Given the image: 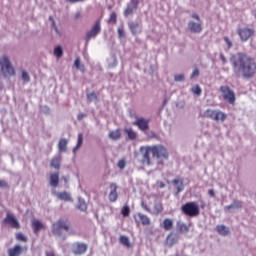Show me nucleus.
I'll list each match as a JSON object with an SVG mask.
<instances>
[{"mask_svg": "<svg viewBox=\"0 0 256 256\" xmlns=\"http://www.w3.org/2000/svg\"><path fill=\"white\" fill-rule=\"evenodd\" d=\"M230 61L233 65L234 75L236 77H241V75L239 74V69H237V67H240V71H242V77H244V79H251V77H255V58L247 54L238 53L237 55L231 56Z\"/></svg>", "mask_w": 256, "mask_h": 256, "instance_id": "1", "label": "nucleus"}, {"mask_svg": "<svg viewBox=\"0 0 256 256\" xmlns=\"http://www.w3.org/2000/svg\"><path fill=\"white\" fill-rule=\"evenodd\" d=\"M140 153L142 155L140 163H142V165H147L148 167L151 165V154L154 159L158 160L159 165H163V161L169 159V150L161 144L142 146L140 148Z\"/></svg>", "mask_w": 256, "mask_h": 256, "instance_id": "2", "label": "nucleus"}, {"mask_svg": "<svg viewBox=\"0 0 256 256\" xmlns=\"http://www.w3.org/2000/svg\"><path fill=\"white\" fill-rule=\"evenodd\" d=\"M69 229H71V222H69V219L60 218L52 225V233L57 237H61L63 231H69Z\"/></svg>", "mask_w": 256, "mask_h": 256, "instance_id": "3", "label": "nucleus"}, {"mask_svg": "<svg viewBox=\"0 0 256 256\" xmlns=\"http://www.w3.org/2000/svg\"><path fill=\"white\" fill-rule=\"evenodd\" d=\"M0 67L4 77H15V68L13 67V65H11L9 57L3 56L0 59Z\"/></svg>", "mask_w": 256, "mask_h": 256, "instance_id": "4", "label": "nucleus"}, {"mask_svg": "<svg viewBox=\"0 0 256 256\" xmlns=\"http://www.w3.org/2000/svg\"><path fill=\"white\" fill-rule=\"evenodd\" d=\"M181 211L187 217H197L199 215V205L197 202H187L181 206Z\"/></svg>", "mask_w": 256, "mask_h": 256, "instance_id": "5", "label": "nucleus"}, {"mask_svg": "<svg viewBox=\"0 0 256 256\" xmlns=\"http://www.w3.org/2000/svg\"><path fill=\"white\" fill-rule=\"evenodd\" d=\"M202 117H205L207 119H212L213 121H225L227 119V114L225 112H222L221 110H213V109H207Z\"/></svg>", "mask_w": 256, "mask_h": 256, "instance_id": "6", "label": "nucleus"}, {"mask_svg": "<svg viewBox=\"0 0 256 256\" xmlns=\"http://www.w3.org/2000/svg\"><path fill=\"white\" fill-rule=\"evenodd\" d=\"M237 34L240 37V40L243 43H246V41L250 40L251 37L255 35V29L248 27H240L237 30Z\"/></svg>", "mask_w": 256, "mask_h": 256, "instance_id": "7", "label": "nucleus"}, {"mask_svg": "<svg viewBox=\"0 0 256 256\" xmlns=\"http://www.w3.org/2000/svg\"><path fill=\"white\" fill-rule=\"evenodd\" d=\"M101 33V19L96 20L92 28L86 33V41L89 43L91 39H95Z\"/></svg>", "mask_w": 256, "mask_h": 256, "instance_id": "8", "label": "nucleus"}, {"mask_svg": "<svg viewBox=\"0 0 256 256\" xmlns=\"http://www.w3.org/2000/svg\"><path fill=\"white\" fill-rule=\"evenodd\" d=\"M220 91L222 93L224 101L233 105L235 103V92L229 88V86H221Z\"/></svg>", "mask_w": 256, "mask_h": 256, "instance_id": "9", "label": "nucleus"}, {"mask_svg": "<svg viewBox=\"0 0 256 256\" xmlns=\"http://www.w3.org/2000/svg\"><path fill=\"white\" fill-rule=\"evenodd\" d=\"M141 207L144 209V211H147V213H152L153 215H161V213H163V203L161 202H155L152 211L145 202H141Z\"/></svg>", "mask_w": 256, "mask_h": 256, "instance_id": "10", "label": "nucleus"}, {"mask_svg": "<svg viewBox=\"0 0 256 256\" xmlns=\"http://www.w3.org/2000/svg\"><path fill=\"white\" fill-rule=\"evenodd\" d=\"M2 223L3 225H9L10 227H12V229H19L21 227V224L19 223L17 217L9 213L3 219Z\"/></svg>", "mask_w": 256, "mask_h": 256, "instance_id": "11", "label": "nucleus"}, {"mask_svg": "<svg viewBox=\"0 0 256 256\" xmlns=\"http://www.w3.org/2000/svg\"><path fill=\"white\" fill-rule=\"evenodd\" d=\"M88 248L87 244L76 242L72 245V252L74 255H84V253H87Z\"/></svg>", "mask_w": 256, "mask_h": 256, "instance_id": "12", "label": "nucleus"}, {"mask_svg": "<svg viewBox=\"0 0 256 256\" xmlns=\"http://www.w3.org/2000/svg\"><path fill=\"white\" fill-rule=\"evenodd\" d=\"M139 7V0H130V3L127 5L124 10V16L129 17V15H133L134 11Z\"/></svg>", "mask_w": 256, "mask_h": 256, "instance_id": "13", "label": "nucleus"}, {"mask_svg": "<svg viewBox=\"0 0 256 256\" xmlns=\"http://www.w3.org/2000/svg\"><path fill=\"white\" fill-rule=\"evenodd\" d=\"M149 121V119L137 118L133 125L138 127L140 131H147L149 129Z\"/></svg>", "mask_w": 256, "mask_h": 256, "instance_id": "14", "label": "nucleus"}, {"mask_svg": "<svg viewBox=\"0 0 256 256\" xmlns=\"http://www.w3.org/2000/svg\"><path fill=\"white\" fill-rule=\"evenodd\" d=\"M110 193L108 195V199L110 203H115L117 199H119V194L117 193L118 186L116 183L110 184Z\"/></svg>", "mask_w": 256, "mask_h": 256, "instance_id": "15", "label": "nucleus"}, {"mask_svg": "<svg viewBox=\"0 0 256 256\" xmlns=\"http://www.w3.org/2000/svg\"><path fill=\"white\" fill-rule=\"evenodd\" d=\"M23 251H27V247L15 245L14 247L8 249V256H21L23 255Z\"/></svg>", "mask_w": 256, "mask_h": 256, "instance_id": "16", "label": "nucleus"}, {"mask_svg": "<svg viewBox=\"0 0 256 256\" xmlns=\"http://www.w3.org/2000/svg\"><path fill=\"white\" fill-rule=\"evenodd\" d=\"M188 29L191 33H201V31H203V26L201 23L190 21L188 23Z\"/></svg>", "mask_w": 256, "mask_h": 256, "instance_id": "17", "label": "nucleus"}, {"mask_svg": "<svg viewBox=\"0 0 256 256\" xmlns=\"http://www.w3.org/2000/svg\"><path fill=\"white\" fill-rule=\"evenodd\" d=\"M32 229L35 235H37L41 229H45V224L37 219L32 220Z\"/></svg>", "mask_w": 256, "mask_h": 256, "instance_id": "18", "label": "nucleus"}, {"mask_svg": "<svg viewBox=\"0 0 256 256\" xmlns=\"http://www.w3.org/2000/svg\"><path fill=\"white\" fill-rule=\"evenodd\" d=\"M128 27H129L132 35H137V33H141V31H142L141 24H139L137 22H129Z\"/></svg>", "mask_w": 256, "mask_h": 256, "instance_id": "19", "label": "nucleus"}, {"mask_svg": "<svg viewBox=\"0 0 256 256\" xmlns=\"http://www.w3.org/2000/svg\"><path fill=\"white\" fill-rule=\"evenodd\" d=\"M216 231H217V233H219V235H222V237H227V235H229V233H230L229 227H227L225 225L216 226Z\"/></svg>", "mask_w": 256, "mask_h": 256, "instance_id": "20", "label": "nucleus"}, {"mask_svg": "<svg viewBox=\"0 0 256 256\" xmlns=\"http://www.w3.org/2000/svg\"><path fill=\"white\" fill-rule=\"evenodd\" d=\"M51 187H59V172L50 174Z\"/></svg>", "mask_w": 256, "mask_h": 256, "instance_id": "21", "label": "nucleus"}, {"mask_svg": "<svg viewBox=\"0 0 256 256\" xmlns=\"http://www.w3.org/2000/svg\"><path fill=\"white\" fill-rule=\"evenodd\" d=\"M108 137L109 139H112V141H117L121 139V130L117 129V130L110 131L108 134Z\"/></svg>", "mask_w": 256, "mask_h": 256, "instance_id": "22", "label": "nucleus"}, {"mask_svg": "<svg viewBox=\"0 0 256 256\" xmlns=\"http://www.w3.org/2000/svg\"><path fill=\"white\" fill-rule=\"evenodd\" d=\"M56 197L60 199V201H72L71 194L65 191L56 193Z\"/></svg>", "mask_w": 256, "mask_h": 256, "instance_id": "23", "label": "nucleus"}, {"mask_svg": "<svg viewBox=\"0 0 256 256\" xmlns=\"http://www.w3.org/2000/svg\"><path fill=\"white\" fill-rule=\"evenodd\" d=\"M137 217L142 225H151V219L145 214L138 213Z\"/></svg>", "mask_w": 256, "mask_h": 256, "instance_id": "24", "label": "nucleus"}, {"mask_svg": "<svg viewBox=\"0 0 256 256\" xmlns=\"http://www.w3.org/2000/svg\"><path fill=\"white\" fill-rule=\"evenodd\" d=\"M124 133H126V135L128 136V139H130V141H135V139H137V132H135L131 128H125Z\"/></svg>", "mask_w": 256, "mask_h": 256, "instance_id": "25", "label": "nucleus"}, {"mask_svg": "<svg viewBox=\"0 0 256 256\" xmlns=\"http://www.w3.org/2000/svg\"><path fill=\"white\" fill-rule=\"evenodd\" d=\"M162 227L165 231H171L173 229V220L171 218L164 219Z\"/></svg>", "mask_w": 256, "mask_h": 256, "instance_id": "26", "label": "nucleus"}, {"mask_svg": "<svg viewBox=\"0 0 256 256\" xmlns=\"http://www.w3.org/2000/svg\"><path fill=\"white\" fill-rule=\"evenodd\" d=\"M177 231L178 233H189V225L182 222H177Z\"/></svg>", "mask_w": 256, "mask_h": 256, "instance_id": "27", "label": "nucleus"}, {"mask_svg": "<svg viewBox=\"0 0 256 256\" xmlns=\"http://www.w3.org/2000/svg\"><path fill=\"white\" fill-rule=\"evenodd\" d=\"M68 143L69 142L67 141V139H65V138L60 139L59 144H58V149L61 153L67 151V144Z\"/></svg>", "mask_w": 256, "mask_h": 256, "instance_id": "28", "label": "nucleus"}, {"mask_svg": "<svg viewBox=\"0 0 256 256\" xmlns=\"http://www.w3.org/2000/svg\"><path fill=\"white\" fill-rule=\"evenodd\" d=\"M51 167H53L54 169H61V157H54L52 160H51V163H50Z\"/></svg>", "mask_w": 256, "mask_h": 256, "instance_id": "29", "label": "nucleus"}, {"mask_svg": "<svg viewBox=\"0 0 256 256\" xmlns=\"http://www.w3.org/2000/svg\"><path fill=\"white\" fill-rule=\"evenodd\" d=\"M74 67L82 72H85V65H81V58L77 57L74 61Z\"/></svg>", "mask_w": 256, "mask_h": 256, "instance_id": "30", "label": "nucleus"}, {"mask_svg": "<svg viewBox=\"0 0 256 256\" xmlns=\"http://www.w3.org/2000/svg\"><path fill=\"white\" fill-rule=\"evenodd\" d=\"M191 92L194 95H197V97H199L203 92V90H201V86H199V84H196L195 86L192 87Z\"/></svg>", "mask_w": 256, "mask_h": 256, "instance_id": "31", "label": "nucleus"}, {"mask_svg": "<svg viewBox=\"0 0 256 256\" xmlns=\"http://www.w3.org/2000/svg\"><path fill=\"white\" fill-rule=\"evenodd\" d=\"M120 243L124 245V247H131V242H129V237L120 236Z\"/></svg>", "mask_w": 256, "mask_h": 256, "instance_id": "32", "label": "nucleus"}, {"mask_svg": "<svg viewBox=\"0 0 256 256\" xmlns=\"http://www.w3.org/2000/svg\"><path fill=\"white\" fill-rule=\"evenodd\" d=\"M16 240L17 241H22V243H27V236L25 234L18 232L16 233Z\"/></svg>", "mask_w": 256, "mask_h": 256, "instance_id": "33", "label": "nucleus"}, {"mask_svg": "<svg viewBox=\"0 0 256 256\" xmlns=\"http://www.w3.org/2000/svg\"><path fill=\"white\" fill-rule=\"evenodd\" d=\"M82 145H83V134L80 133L78 134V141H77L76 147L74 148V151H77Z\"/></svg>", "mask_w": 256, "mask_h": 256, "instance_id": "34", "label": "nucleus"}, {"mask_svg": "<svg viewBox=\"0 0 256 256\" xmlns=\"http://www.w3.org/2000/svg\"><path fill=\"white\" fill-rule=\"evenodd\" d=\"M54 55L55 57H63V49L61 48V46H57L55 49H54Z\"/></svg>", "mask_w": 256, "mask_h": 256, "instance_id": "35", "label": "nucleus"}, {"mask_svg": "<svg viewBox=\"0 0 256 256\" xmlns=\"http://www.w3.org/2000/svg\"><path fill=\"white\" fill-rule=\"evenodd\" d=\"M77 209H79L80 211H87V203H85V201L83 200H79Z\"/></svg>", "mask_w": 256, "mask_h": 256, "instance_id": "36", "label": "nucleus"}, {"mask_svg": "<svg viewBox=\"0 0 256 256\" xmlns=\"http://www.w3.org/2000/svg\"><path fill=\"white\" fill-rule=\"evenodd\" d=\"M108 23H113L115 25V23H117V13L112 12L109 16L108 19Z\"/></svg>", "mask_w": 256, "mask_h": 256, "instance_id": "37", "label": "nucleus"}, {"mask_svg": "<svg viewBox=\"0 0 256 256\" xmlns=\"http://www.w3.org/2000/svg\"><path fill=\"white\" fill-rule=\"evenodd\" d=\"M121 213H122L123 217H129V215L131 213V209L129 208V206H124L121 210Z\"/></svg>", "mask_w": 256, "mask_h": 256, "instance_id": "38", "label": "nucleus"}, {"mask_svg": "<svg viewBox=\"0 0 256 256\" xmlns=\"http://www.w3.org/2000/svg\"><path fill=\"white\" fill-rule=\"evenodd\" d=\"M87 99H88L89 103H91V101H93V99L95 101H97V99H98L97 94H95V92L88 93L87 94Z\"/></svg>", "mask_w": 256, "mask_h": 256, "instance_id": "39", "label": "nucleus"}, {"mask_svg": "<svg viewBox=\"0 0 256 256\" xmlns=\"http://www.w3.org/2000/svg\"><path fill=\"white\" fill-rule=\"evenodd\" d=\"M22 79L26 83H29V81H31V78L29 77V73H27L26 71H22Z\"/></svg>", "mask_w": 256, "mask_h": 256, "instance_id": "40", "label": "nucleus"}, {"mask_svg": "<svg viewBox=\"0 0 256 256\" xmlns=\"http://www.w3.org/2000/svg\"><path fill=\"white\" fill-rule=\"evenodd\" d=\"M174 80H175L176 82L185 81V75H183V74L175 75V76H174Z\"/></svg>", "mask_w": 256, "mask_h": 256, "instance_id": "41", "label": "nucleus"}, {"mask_svg": "<svg viewBox=\"0 0 256 256\" xmlns=\"http://www.w3.org/2000/svg\"><path fill=\"white\" fill-rule=\"evenodd\" d=\"M118 37L119 39H123L125 37V30L123 29V27L118 28Z\"/></svg>", "mask_w": 256, "mask_h": 256, "instance_id": "42", "label": "nucleus"}, {"mask_svg": "<svg viewBox=\"0 0 256 256\" xmlns=\"http://www.w3.org/2000/svg\"><path fill=\"white\" fill-rule=\"evenodd\" d=\"M232 205L236 209H241L243 207V203L241 201H234Z\"/></svg>", "mask_w": 256, "mask_h": 256, "instance_id": "43", "label": "nucleus"}, {"mask_svg": "<svg viewBox=\"0 0 256 256\" xmlns=\"http://www.w3.org/2000/svg\"><path fill=\"white\" fill-rule=\"evenodd\" d=\"M0 187L2 189H9V183H7L5 180H0Z\"/></svg>", "mask_w": 256, "mask_h": 256, "instance_id": "44", "label": "nucleus"}, {"mask_svg": "<svg viewBox=\"0 0 256 256\" xmlns=\"http://www.w3.org/2000/svg\"><path fill=\"white\" fill-rule=\"evenodd\" d=\"M224 41L226 43V45H228V49H231V47H233V42H231V40L229 39V37H224Z\"/></svg>", "mask_w": 256, "mask_h": 256, "instance_id": "45", "label": "nucleus"}, {"mask_svg": "<svg viewBox=\"0 0 256 256\" xmlns=\"http://www.w3.org/2000/svg\"><path fill=\"white\" fill-rule=\"evenodd\" d=\"M194 77H199V68L194 69V71L191 74V79Z\"/></svg>", "mask_w": 256, "mask_h": 256, "instance_id": "46", "label": "nucleus"}, {"mask_svg": "<svg viewBox=\"0 0 256 256\" xmlns=\"http://www.w3.org/2000/svg\"><path fill=\"white\" fill-rule=\"evenodd\" d=\"M50 21H52V27L55 29L56 33L59 34V29L57 28V24H55V20H53V17H50Z\"/></svg>", "mask_w": 256, "mask_h": 256, "instance_id": "47", "label": "nucleus"}, {"mask_svg": "<svg viewBox=\"0 0 256 256\" xmlns=\"http://www.w3.org/2000/svg\"><path fill=\"white\" fill-rule=\"evenodd\" d=\"M125 165H126L125 160H119L118 162L119 169H125Z\"/></svg>", "mask_w": 256, "mask_h": 256, "instance_id": "48", "label": "nucleus"}, {"mask_svg": "<svg viewBox=\"0 0 256 256\" xmlns=\"http://www.w3.org/2000/svg\"><path fill=\"white\" fill-rule=\"evenodd\" d=\"M172 183H173L174 185H179V183H180V185H183V180L174 179V180L172 181Z\"/></svg>", "mask_w": 256, "mask_h": 256, "instance_id": "49", "label": "nucleus"}, {"mask_svg": "<svg viewBox=\"0 0 256 256\" xmlns=\"http://www.w3.org/2000/svg\"><path fill=\"white\" fill-rule=\"evenodd\" d=\"M192 19H196V21H201V18L199 17V14H197V13L192 14Z\"/></svg>", "mask_w": 256, "mask_h": 256, "instance_id": "50", "label": "nucleus"}, {"mask_svg": "<svg viewBox=\"0 0 256 256\" xmlns=\"http://www.w3.org/2000/svg\"><path fill=\"white\" fill-rule=\"evenodd\" d=\"M84 117H87V114L80 113L77 116L78 121H81Z\"/></svg>", "mask_w": 256, "mask_h": 256, "instance_id": "51", "label": "nucleus"}, {"mask_svg": "<svg viewBox=\"0 0 256 256\" xmlns=\"http://www.w3.org/2000/svg\"><path fill=\"white\" fill-rule=\"evenodd\" d=\"M220 59H221L222 63H227V58H225V55L220 54Z\"/></svg>", "mask_w": 256, "mask_h": 256, "instance_id": "52", "label": "nucleus"}, {"mask_svg": "<svg viewBox=\"0 0 256 256\" xmlns=\"http://www.w3.org/2000/svg\"><path fill=\"white\" fill-rule=\"evenodd\" d=\"M208 194L210 195V197H215V191L213 189H210L208 191Z\"/></svg>", "mask_w": 256, "mask_h": 256, "instance_id": "53", "label": "nucleus"}, {"mask_svg": "<svg viewBox=\"0 0 256 256\" xmlns=\"http://www.w3.org/2000/svg\"><path fill=\"white\" fill-rule=\"evenodd\" d=\"M234 207H233V204H231V205H228V206H225V211H229V210H231V209H233Z\"/></svg>", "mask_w": 256, "mask_h": 256, "instance_id": "54", "label": "nucleus"}, {"mask_svg": "<svg viewBox=\"0 0 256 256\" xmlns=\"http://www.w3.org/2000/svg\"><path fill=\"white\" fill-rule=\"evenodd\" d=\"M81 17V13H76L75 16H74V19H79Z\"/></svg>", "mask_w": 256, "mask_h": 256, "instance_id": "55", "label": "nucleus"}, {"mask_svg": "<svg viewBox=\"0 0 256 256\" xmlns=\"http://www.w3.org/2000/svg\"><path fill=\"white\" fill-rule=\"evenodd\" d=\"M68 1H69V3H77V2L83 1V0H68Z\"/></svg>", "mask_w": 256, "mask_h": 256, "instance_id": "56", "label": "nucleus"}, {"mask_svg": "<svg viewBox=\"0 0 256 256\" xmlns=\"http://www.w3.org/2000/svg\"><path fill=\"white\" fill-rule=\"evenodd\" d=\"M159 187H160L161 189H163V187H165V183L160 182V183H159Z\"/></svg>", "mask_w": 256, "mask_h": 256, "instance_id": "57", "label": "nucleus"}, {"mask_svg": "<svg viewBox=\"0 0 256 256\" xmlns=\"http://www.w3.org/2000/svg\"><path fill=\"white\" fill-rule=\"evenodd\" d=\"M181 191H183V189L181 187H177V193H181Z\"/></svg>", "mask_w": 256, "mask_h": 256, "instance_id": "58", "label": "nucleus"}, {"mask_svg": "<svg viewBox=\"0 0 256 256\" xmlns=\"http://www.w3.org/2000/svg\"><path fill=\"white\" fill-rule=\"evenodd\" d=\"M62 179H63V181H64L65 183H67V181H68V180H67V177L63 176Z\"/></svg>", "mask_w": 256, "mask_h": 256, "instance_id": "59", "label": "nucleus"}]
</instances>
